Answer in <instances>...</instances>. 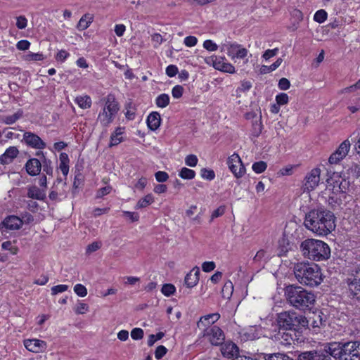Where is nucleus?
<instances>
[{
  "label": "nucleus",
  "instance_id": "nucleus-57",
  "mask_svg": "<svg viewBox=\"0 0 360 360\" xmlns=\"http://www.w3.org/2000/svg\"><path fill=\"white\" fill-rule=\"evenodd\" d=\"M278 53V49L275 48L273 49H267L264 52V53L262 56V58L265 60H268L270 58H273L274 56H276Z\"/></svg>",
  "mask_w": 360,
  "mask_h": 360
},
{
  "label": "nucleus",
  "instance_id": "nucleus-48",
  "mask_svg": "<svg viewBox=\"0 0 360 360\" xmlns=\"http://www.w3.org/2000/svg\"><path fill=\"white\" fill-rule=\"evenodd\" d=\"M73 290H74L75 293L80 297H84L86 296V295H87V289L82 284H80V283L76 284L74 286Z\"/></svg>",
  "mask_w": 360,
  "mask_h": 360
},
{
  "label": "nucleus",
  "instance_id": "nucleus-42",
  "mask_svg": "<svg viewBox=\"0 0 360 360\" xmlns=\"http://www.w3.org/2000/svg\"><path fill=\"white\" fill-rule=\"evenodd\" d=\"M265 360H292L288 355L283 353L269 354L265 356Z\"/></svg>",
  "mask_w": 360,
  "mask_h": 360
},
{
  "label": "nucleus",
  "instance_id": "nucleus-52",
  "mask_svg": "<svg viewBox=\"0 0 360 360\" xmlns=\"http://www.w3.org/2000/svg\"><path fill=\"white\" fill-rule=\"evenodd\" d=\"M161 291L164 295L169 297L175 292L176 288L174 285L167 283L163 285Z\"/></svg>",
  "mask_w": 360,
  "mask_h": 360
},
{
  "label": "nucleus",
  "instance_id": "nucleus-60",
  "mask_svg": "<svg viewBox=\"0 0 360 360\" xmlns=\"http://www.w3.org/2000/svg\"><path fill=\"white\" fill-rule=\"evenodd\" d=\"M27 20L25 16L20 15L16 18V26L18 29H25L27 27Z\"/></svg>",
  "mask_w": 360,
  "mask_h": 360
},
{
  "label": "nucleus",
  "instance_id": "nucleus-25",
  "mask_svg": "<svg viewBox=\"0 0 360 360\" xmlns=\"http://www.w3.org/2000/svg\"><path fill=\"white\" fill-rule=\"evenodd\" d=\"M18 153L19 150L16 147L11 146L0 156V162L2 164H9L18 156Z\"/></svg>",
  "mask_w": 360,
  "mask_h": 360
},
{
  "label": "nucleus",
  "instance_id": "nucleus-54",
  "mask_svg": "<svg viewBox=\"0 0 360 360\" xmlns=\"http://www.w3.org/2000/svg\"><path fill=\"white\" fill-rule=\"evenodd\" d=\"M69 289V285L65 284H60L51 288V295H56L59 293L67 291Z\"/></svg>",
  "mask_w": 360,
  "mask_h": 360
},
{
  "label": "nucleus",
  "instance_id": "nucleus-43",
  "mask_svg": "<svg viewBox=\"0 0 360 360\" xmlns=\"http://www.w3.org/2000/svg\"><path fill=\"white\" fill-rule=\"evenodd\" d=\"M275 101L280 106H282L289 103L290 97L285 93H279L276 96Z\"/></svg>",
  "mask_w": 360,
  "mask_h": 360
},
{
  "label": "nucleus",
  "instance_id": "nucleus-17",
  "mask_svg": "<svg viewBox=\"0 0 360 360\" xmlns=\"http://www.w3.org/2000/svg\"><path fill=\"white\" fill-rule=\"evenodd\" d=\"M25 347L33 353H41L46 351L47 344L45 341L39 339H26L23 342Z\"/></svg>",
  "mask_w": 360,
  "mask_h": 360
},
{
  "label": "nucleus",
  "instance_id": "nucleus-23",
  "mask_svg": "<svg viewBox=\"0 0 360 360\" xmlns=\"http://www.w3.org/2000/svg\"><path fill=\"white\" fill-rule=\"evenodd\" d=\"M238 347L232 342H226L221 344V354L226 358H232L237 356L238 354Z\"/></svg>",
  "mask_w": 360,
  "mask_h": 360
},
{
  "label": "nucleus",
  "instance_id": "nucleus-24",
  "mask_svg": "<svg viewBox=\"0 0 360 360\" xmlns=\"http://www.w3.org/2000/svg\"><path fill=\"white\" fill-rule=\"evenodd\" d=\"M200 269L194 267L185 277V284L188 288L195 286L199 281Z\"/></svg>",
  "mask_w": 360,
  "mask_h": 360
},
{
  "label": "nucleus",
  "instance_id": "nucleus-35",
  "mask_svg": "<svg viewBox=\"0 0 360 360\" xmlns=\"http://www.w3.org/2000/svg\"><path fill=\"white\" fill-rule=\"evenodd\" d=\"M170 98L167 94H161L155 98V105L160 108H165L169 104Z\"/></svg>",
  "mask_w": 360,
  "mask_h": 360
},
{
  "label": "nucleus",
  "instance_id": "nucleus-62",
  "mask_svg": "<svg viewBox=\"0 0 360 360\" xmlns=\"http://www.w3.org/2000/svg\"><path fill=\"white\" fill-rule=\"evenodd\" d=\"M184 88L181 85H176L172 89V94L174 98H179L182 96Z\"/></svg>",
  "mask_w": 360,
  "mask_h": 360
},
{
  "label": "nucleus",
  "instance_id": "nucleus-36",
  "mask_svg": "<svg viewBox=\"0 0 360 360\" xmlns=\"http://www.w3.org/2000/svg\"><path fill=\"white\" fill-rule=\"evenodd\" d=\"M179 176L183 179L191 180L195 176V172L187 167H182L179 171Z\"/></svg>",
  "mask_w": 360,
  "mask_h": 360
},
{
  "label": "nucleus",
  "instance_id": "nucleus-21",
  "mask_svg": "<svg viewBox=\"0 0 360 360\" xmlns=\"http://www.w3.org/2000/svg\"><path fill=\"white\" fill-rule=\"evenodd\" d=\"M330 356L321 352H306L299 355L298 360H331Z\"/></svg>",
  "mask_w": 360,
  "mask_h": 360
},
{
  "label": "nucleus",
  "instance_id": "nucleus-19",
  "mask_svg": "<svg viewBox=\"0 0 360 360\" xmlns=\"http://www.w3.org/2000/svg\"><path fill=\"white\" fill-rule=\"evenodd\" d=\"M23 140L28 146L33 148L44 149L46 147V143L41 138L32 132H25Z\"/></svg>",
  "mask_w": 360,
  "mask_h": 360
},
{
  "label": "nucleus",
  "instance_id": "nucleus-26",
  "mask_svg": "<svg viewBox=\"0 0 360 360\" xmlns=\"http://www.w3.org/2000/svg\"><path fill=\"white\" fill-rule=\"evenodd\" d=\"M41 168V162L37 158L30 159L25 165L26 171L31 176L37 175L40 172Z\"/></svg>",
  "mask_w": 360,
  "mask_h": 360
},
{
  "label": "nucleus",
  "instance_id": "nucleus-10",
  "mask_svg": "<svg viewBox=\"0 0 360 360\" xmlns=\"http://www.w3.org/2000/svg\"><path fill=\"white\" fill-rule=\"evenodd\" d=\"M200 335L206 339L213 346L221 345L225 340L224 331L217 326H213L211 328L200 333Z\"/></svg>",
  "mask_w": 360,
  "mask_h": 360
},
{
  "label": "nucleus",
  "instance_id": "nucleus-9",
  "mask_svg": "<svg viewBox=\"0 0 360 360\" xmlns=\"http://www.w3.org/2000/svg\"><path fill=\"white\" fill-rule=\"evenodd\" d=\"M349 187V181L342 179L338 173H333L327 179V189L334 194L345 193Z\"/></svg>",
  "mask_w": 360,
  "mask_h": 360
},
{
  "label": "nucleus",
  "instance_id": "nucleus-39",
  "mask_svg": "<svg viewBox=\"0 0 360 360\" xmlns=\"http://www.w3.org/2000/svg\"><path fill=\"white\" fill-rule=\"evenodd\" d=\"M45 58L44 56L41 53H32L28 52L25 56V60L26 61H41Z\"/></svg>",
  "mask_w": 360,
  "mask_h": 360
},
{
  "label": "nucleus",
  "instance_id": "nucleus-16",
  "mask_svg": "<svg viewBox=\"0 0 360 360\" xmlns=\"http://www.w3.org/2000/svg\"><path fill=\"white\" fill-rule=\"evenodd\" d=\"M271 257V254L264 249L258 250L256 255L254 256L252 262V265L255 266V269L257 271L264 268L265 264Z\"/></svg>",
  "mask_w": 360,
  "mask_h": 360
},
{
  "label": "nucleus",
  "instance_id": "nucleus-4",
  "mask_svg": "<svg viewBox=\"0 0 360 360\" xmlns=\"http://www.w3.org/2000/svg\"><path fill=\"white\" fill-rule=\"evenodd\" d=\"M285 295L290 304L302 310L312 309L316 301L313 292L300 286L288 285L285 288Z\"/></svg>",
  "mask_w": 360,
  "mask_h": 360
},
{
  "label": "nucleus",
  "instance_id": "nucleus-46",
  "mask_svg": "<svg viewBox=\"0 0 360 360\" xmlns=\"http://www.w3.org/2000/svg\"><path fill=\"white\" fill-rule=\"evenodd\" d=\"M238 276L245 281H250L252 280V276L250 275L249 271L245 266H240L238 269Z\"/></svg>",
  "mask_w": 360,
  "mask_h": 360
},
{
  "label": "nucleus",
  "instance_id": "nucleus-61",
  "mask_svg": "<svg viewBox=\"0 0 360 360\" xmlns=\"http://www.w3.org/2000/svg\"><path fill=\"white\" fill-rule=\"evenodd\" d=\"M198 43V39L195 36H188L184 40V44L187 47H193Z\"/></svg>",
  "mask_w": 360,
  "mask_h": 360
},
{
  "label": "nucleus",
  "instance_id": "nucleus-45",
  "mask_svg": "<svg viewBox=\"0 0 360 360\" xmlns=\"http://www.w3.org/2000/svg\"><path fill=\"white\" fill-rule=\"evenodd\" d=\"M27 196L34 199H41L43 194L38 188L33 186L28 189Z\"/></svg>",
  "mask_w": 360,
  "mask_h": 360
},
{
  "label": "nucleus",
  "instance_id": "nucleus-7",
  "mask_svg": "<svg viewBox=\"0 0 360 360\" xmlns=\"http://www.w3.org/2000/svg\"><path fill=\"white\" fill-rule=\"evenodd\" d=\"M120 110L119 103L112 96H108L105 104L98 115V122L103 127H108Z\"/></svg>",
  "mask_w": 360,
  "mask_h": 360
},
{
  "label": "nucleus",
  "instance_id": "nucleus-50",
  "mask_svg": "<svg viewBox=\"0 0 360 360\" xmlns=\"http://www.w3.org/2000/svg\"><path fill=\"white\" fill-rule=\"evenodd\" d=\"M4 250H8L11 254L15 255L18 252V248L12 244L11 241L4 242L1 245Z\"/></svg>",
  "mask_w": 360,
  "mask_h": 360
},
{
  "label": "nucleus",
  "instance_id": "nucleus-34",
  "mask_svg": "<svg viewBox=\"0 0 360 360\" xmlns=\"http://www.w3.org/2000/svg\"><path fill=\"white\" fill-rule=\"evenodd\" d=\"M136 108L132 102H128L125 104L124 114L128 120H134L136 117Z\"/></svg>",
  "mask_w": 360,
  "mask_h": 360
},
{
  "label": "nucleus",
  "instance_id": "nucleus-30",
  "mask_svg": "<svg viewBox=\"0 0 360 360\" xmlns=\"http://www.w3.org/2000/svg\"><path fill=\"white\" fill-rule=\"evenodd\" d=\"M155 202V197L153 194L148 193L143 196V198H140L136 205L135 209L139 210L145 208L151 204H153Z\"/></svg>",
  "mask_w": 360,
  "mask_h": 360
},
{
  "label": "nucleus",
  "instance_id": "nucleus-3",
  "mask_svg": "<svg viewBox=\"0 0 360 360\" xmlns=\"http://www.w3.org/2000/svg\"><path fill=\"white\" fill-rule=\"evenodd\" d=\"M294 274L299 283L310 287L320 285L323 279L320 267L314 263L296 264L294 266Z\"/></svg>",
  "mask_w": 360,
  "mask_h": 360
},
{
  "label": "nucleus",
  "instance_id": "nucleus-28",
  "mask_svg": "<svg viewBox=\"0 0 360 360\" xmlns=\"http://www.w3.org/2000/svg\"><path fill=\"white\" fill-rule=\"evenodd\" d=\"M348 288L351 295L357 299L360 298V278H354L348 282Z\"/></svg>",
  "mask_w": 360,
  "mask_h": 360
},
{
  "label": "nucleus",
  "instance_id": "nucleus-6",
  "mask_svg": "<svg viewBox=\"0 0 360 360\" xmlns=\"http://www.w3.org/2000/svg\"><path fill=\"white\" fill-rule=\"evenodd\" d=\"M277 321L280 328L290 331L295 327L304 328L308 326L306 317L297 315L293 311H284L278 314Z\"/></svg>",
  "mask_w": 360,
  "mask_h": 360
},
{
  "label": "nucleus",
  "instance_id": "nucleus-41",
  "mask_svg": "<svg viewBox=\"0 0 360 360\" xmlns=\"http://www.w3.org/2000/svg\"><path fill=\"white\" fill-rule=\"evenodd\" d=\"M166 39L159 33H154L151 35V41L155 49L158 48Z\"/></svg>",
  "mask_w": 360,
  "mask_h": 360
},
{
  "label": "nucleus",
  "instance_id": "nucleus-18",
  "mask_svg": "<svg viewBox=\"0 0 360 360\" xmlns=\"http://www.w3.org/2000/svg\"><path fill=\"white\" fill-rule=\"evenodd\" d=\"M214 68L220 72L234 74L236 72V68L229 63L224 56H217Z\"/></svg>",
  "mask_w": 360,
  "mask_h": 360
},
{
  "label": "nucleus",
  "instance_id": "nucleus-8",
  "mask_svg": "<svg viewBox=\"0 0 360 360\" xmlns=\"http://www.w3.org/2000/svg\"><path fill=\"white\" fill-rule=\"evenodd\" d=\"M219 47L221 52H226L233 61H236L238 59H244L248 54V50L237 42L225 40Z\"/></svg>",
  "mask_w": 360,
  "mask_h": 360
},
{
  "label": "nucleus",
  "instance_id": "nucleus-11",
  "mask_svg": "<svg viewBox=\"0 0 360 360\" xmlns=\"http://www.w3.org/2000/svg\"><path fill=\"white\" fill-rule=\"evenodd\" d=\"M227 165L233 176L237 179L243 177L246 172L245 167L241 158L236 153L228 158Z\"/></svg>",
  "mask_w": 360,
  "mask_h": 360
},
{
  "label": "nucleus",
  "instance_id": "nucleus-38",
  "mask_svg": "<svg viewBox=\"0 0 360 360\" xmlns=\"http://www.w3.org/2000/svg\"><path fill=\"white\" fill-rule=\"evenodd\" d=\"M348 177L358 178L360 176V164L353 163L347 170Z\"/></svg>",
  "mask_w": 360,
  "mask_h": 360
},
{
  "label": "nucleus",
  "instance_id": "nucleus-53",
  "mask_svg": "<svg viewBox=\"0 0 360 360\" xmlns=\"http://www.w3.org/2000/svg\"><path fill=\"white\" fill-rule=\"evenodd\" d=\"M198 159L195 155L190 154L185 158V164L191 167H194L197 165Z\"/></svg>",
  "mask_w": 360,
  "mask_h": 360
},
{
  "label": "nucleus",
  "instance_id": "nucleus-1",
  "mask_svg": "<svg viewBox=\"0 0 360 360\" xmlns=\"http://www.w3.org/2000/svg\"><path fill=\"white\" fill-rule=\"evenodd\" d=\"M304 224L316 236H326L335 230V217L323 207L312 209L306 214Z\"/></svg>",
  "mask_w": 360,
  "mask_h": 360
},
{
  "label": "nucleus",
  "instance_id": "nucleus-15",
  "mask_svg": "<svg viewBox=\"0 0 360 360\" xmlns=\"http://www.w3.org/2000/svg\"><path fill=\"white\" fill-rule=\"evenodd\" d=\"M263 330L260 326H250L240 332V337L242 340H254L262 336Z\"/></svg>",
  "mask_w": 360,
  "mask_h": 360
},
{
  "label": "nucleus",
  "instance_id": "nucleus-37",
  "mask_svg": "<svg viewBox=\"0 0 360 360\" xmlns=\"http://www.w3.org/2000/svg\"><path fill=\"white\" fill-rule=\"evenodd\" d=\"M233 292V285L231 281H226L221 290L222 296L224 298L230 299Z\"/></svg>",
  "mask_w": 360,
  "mask_h": 360
},
{
  "label": "nucleus",
  "instance_id": "nucleus-14",
  "mask_svg": "<svg viewBox=\"0 0 360 360\" xmlns=\"http://www.w3.org/2000/svg\"><path fill=\"white\" fill-rule=\"evenodd\" d=\"M219 318L220 314L219 313H212L201 316L197 322V327L200 330V333L211 328V327L213 326L212 325L216 323Z\"/></svg>",
  "mask_w": 360,
  "mask_h": 360
},
{
  "label": "nucleus",
  "instance_id": "nucleus-47",
  "mask_svg": "<svg viewBox=\"0 0 360 360\" xmlns=\"http://www.w3.org/2000/svg\"><path fill=\"white\" fill-rule=\"evenodd\" d=\"M200 176L204 179L212 181L215 178V173L212 169L203 168L200 171Z\"/></svg>",
  "mask_w": 360,
  "mask_h": 360
},
{
  "label": "nucleus",
  "instance_id": "nucleus-29",
  "mask_svg": "<svg viewBox=\"0 0 360 360\" xmlns=\"http://www.w3.org/2000/svg\"><path fill=\"white\" fill-rule=\"evenodd\" d=\"M59 169L62 174L66 176L69 172V162L70 159L67 153H61L59 156Z\"/></svg>",
  "mask_w": 360,
  "mask_h": 360
},
{
  "label": "nucleus",
  "instance_id": "nucleus-33",
  "mask_svg": "<svg viewBox=\"0 0 360 360\" xmlns=\"http://www.w3.org/2000/svg\"><path fill=\"white\" fill-rule=\"evenodd\" d=\"M94 16L91 14L86 13L84 15L77 24V28L79 30L87 29L93 22Z\"/></svg>",
  "mask_w": 360,
  "mask_h": 360
},
{
  "label": "nucleus",
  "instance_id": "nucleus-27",
  "mask_svg": "<svg viewBox=\"0 0 360 360\" xmlns=\"http://www.w3.org/2000/svg\"><path fill=\"white\" fill-rule=\"evenodd\" d=\"M146 122L150 130L155 131L160 126V115L158 112H153L150 113L147 117Z\"/></svg>",
  "mask_w": 360,
  "mask_h": 360
},
{
  "label": "nucleus",
  "instance_id": "nucleus-12",
  "mask_svg": "<svg viewBox=\"0 0 360 360\" xmlns=\"http://www.w3.org/2000/svg\"><path fill=\"white\" fill-rule=\"evenodd\" d=\"M351 143L348 139L342 141L337 149L329 156L330 165L339 164L347 155L350 150Z\"/></svg>",
  "mask_w": 360,
  "mask_h": 360
},
{
  "label": "nucleus",
  "instance_id": "nucleus-59",
  "mask_svg": "<svg viewBox=\"0 0 360 360\" xmlns=\"http://www.w3.org/2000/svg\"><path fill=\"white\" fill-rule=\"evenodd\" d=\"M225 211H226V206L220 205L216 210L212 211V212L211 214V220L212 221L215 218L222 216L224 214Z\"/></svg>",
  "mask_w": 360,
  "mask_h": 360
},
{
  "label": "nucleus",
  "instance_id": "nucleus-55",
  "mask_svg": "<svg viewBox=\"0 0 360 360\" xmlns=\"http://www.w3.org/2000/svg\"><path fill=\"white\" fill-rule=\"evenodd\" d=\"M89 311V306L86 303L79 302L75 308V311L77 314H84Z\"/></svg>",
  "mask_w": 360,
  "mask_h": 360
},
{
  "label": "nucleus",
  "instance_id": "nucleus-51",
  "mask_svg": "<svg viewBox=\"0 0 360 360\" xmlns=\"http://www.w3.org/2000/svg\"><path fill=\"white\" fill-rule=\"evenodd\" d=\"M202 46L204 49L211 52L216 51L219 48V46L211 39L204 41Z\"/></svg>",
  "mask_w": 360,
  "mask_h": 360
},
{
  "label": "nucleus",
  "instance_id": "nucleus-22",
  "mask_svg": "<svg viewBox=\"0 0 360 360\" xmlns=\"http://www.w3.org/2000/svg\"><path fill=\"white\" fill-rule=\"evenodd\" d=\"M22 226V221L16 216H9L2 221L1 229L17 230Z\"/></svg>",
  "mask_w": 360,
  "mask_h": 360
},
{
  "label": "nucleus",
  "instance_id": "nucleus-2",
  "mask_svg": "<svg viewBox=\"0 0 360 360\" xmlns=\"http://www.w3.org/2000/svg\"><path fill=\"white\" fill-rule=\"evenodd\" d=\"M323 351L339 360H360V342H333L324 345Z\"/></svg>",
  "mask_w": 360,
  "mask_h": 360
},
{
  "label": "nucleus",
  "instance_id": "nucleus-64",
  "mask_svg": "<svg viewBox=\"0 0 360 360\" xmlns=\"http://www.w3.org/2000/svg\"><path fill=\"white\" fill-rule=\"evenodd\" d=\"M69 56L70 53L67 51L60 50L57 53L56 59L58 62L63 63Z\"/></svg>",
  "mask_w": 360,
  "mask_h": 360
},
{
  "label": "nucleus",
  "instance_id": "nucleus-56",
  "mask_svg": "<svg viewBox=\"0 0 360 360\" xmlns=\"http://www.w3.org/2000/svg\"><path fill=\"white\" fill-rule=\"evenodd\" d=\"M155 179L158 182L164 183L169 179V174L164 171H158L155 174Z\"/></svg>",
  "mask_w": 360,
  "mask_h": 360
},
{
  "label": "nucleus",
  "instance_id": "nucleus-31",
  "mask_svg": "<svg viewBox=\"0 0 360 360\" xmlns=\"http://www.w3.org/2000/svg\"><path fill=\"white\" fill-rule=\"evenodd\" d=\"M74 101L80 108L84 110L90 108L92 104L91 98L88 95L78 96Z\"/></svg>",
  "mask_w": 360,
  "mask_h": 360
},
{
  "label": "nucleus",
  "instance_id": "nucleus-5",
  "mask_svg": "<svg viewBox=\"0 0 360 360\" xmlns=\"http://www.w3.org/2000/svg\"><path fill=\"white\" fill-rule=\"evenodd\" d=\"M300 249L304 257L314 261H325L330 256L329 245L318 239L304 240L300 245Z\"/></svg>",
  "mask_w": 360,
  "mask_h": 360
},
{
  "label": "nucleus",
  "instance_id": "nucleus-40",
  "mask_svg": "<svg viewBox=\"0 0 360 360\" xmlns=\"http://www.w3.org/2000/svg\"><path fill=\"white\" fill-rule=\"evenodd\" d=\"M328 18L327 12L323 9L318 10L314 15V20L319 22H324Z\"/></svg>",
  "mask_w": 360,
  "mask_h": 360
},
{
  "label": "nucleus",
  "instance_id": "nucleus-44",
  "mask_svg": "<svg viewBox=\"0 0 360 360\" xmlns=\"http://www.w3.org/2000/svg\"><path fill=\"white\" fill-rule=\"evenodd\" d=\"M267 168V164L264 161H259L253 163L252 166V170L256 174H261L264 172Z\"/></svg>",
  "mask_w": 360,
  "mask_h": 360
},
{
  "label": "nucleus",
  "instance_id": "nucleus-32",
  "mask_svg": "<svg viewBox=\"0 0 360 360\" xmlns=\"http://www.w3.org/2000/svg\"><path fill=\"white\" fill-rule=\"evenodd\" d=\"M308 321V326L304 328L311 327L314 333H318L320 327L322 326V319L319 314H314L311 318H309Z\"/></svg>",
  "mask_w": 360,
  "mask_h": 360
},
{
  "label": "nucleus",
  "instance_id": "nucleus-63",
  "mask_svg": "<svg viewBox=\"0 0 360 360\" xmlns=\"http://www.w3.org/2000/svg\"><path fill=\"white\" fill-rule=\"evenodd\" d=\"M278 87L280 90L282 91L288 90L290 87V82L286 78H281L278 81Z\"/></svg>",
  "mask_w": 360,
  "mask_h": 360
},
{
  "label": "nucleus",
  "instance_id": "nucleus-58",
  "mask_svg": "<svg viewBox=\"0 0 360 360\" xmlns=\"http://www.w3.org/2000/svg\"><path fill=\"white\" fill-rule=\"evenodd\" d=\"M143 330L140 328H135L131 331V337L133 340H141L143 337Z\"/></svg>",
  "mask_w": 360,
  "mask_h": 360
},
{
  "label": "nucleus",
  "instance_id": "nucleus-20",
  "mask_svg": "<svg viewBox=\"0 0 360 360\" xmlns=\"http://www.w3.org/2000/svg\"><path fill=\"white\" fill-rule=\"evenodd\" d=\"M126 128L118 126L111 133L110 137L109 147L116 146L125 141Z\"/></svg>",
  "mask_w": 360,
  "mask_h": 360
},
{
  "label": "nucleus",
  "instance_id": "nucleus-13",
  "mask_svg": "<svg viewBox=\"0 0 360 360\" xmlns=\"http://www.w3.org/2000/svg\"><path fill=\"white\" fill-rule=\"evenodd\" d=\"M321 169L319 168L312 169L305 176L304 190L308 192L314 190L320 182Z\"/></svg>",
  "mask_w": 360,
  "mask_h": 360
},
{
  "label": "nucleus",
  "instance_id": "nucleus-49",
  "mask_svg": "<svg viewBox=\"0 0 360 360\" xmlns=\"http://www.w3.org/2000/svg\"><path fill=\"white\" fill-rule=\"evenodd\" d=\"M20 113L16 112L11 115L4 116L2 118V121L6 124H12L15 123L20 117Z\"/></svg>",
  "mask_w": 360,
  "mask_h": 360
}]
</instances>
